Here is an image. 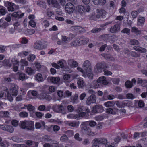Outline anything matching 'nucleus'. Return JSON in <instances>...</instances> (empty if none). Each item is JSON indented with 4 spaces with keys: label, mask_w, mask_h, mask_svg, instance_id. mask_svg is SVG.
<instances>
[{
    "label": "nucleus",
    "mask_w": 147,
    "mask_h": 147,
    "mask_svg": "<svg viewBox=\"0 0 147 147\" xmlns=\"http://www.w3.org/2000/svg\"><path fill=\"white\" fill-rule=\"evenodd\" d=\"M82 68L84 69L86 76L88 78L92 79L93 74L92 73V67L90 62L88 60L85 61L82 65Z\"/></svg>",
    "instance_id": "nucleus-1"
},
{
    "label": "nucleus",
    "mask_w": 147,
    "mask_h": 147,
    "mask_svg": "<svg viewBox=\"0 0 147 147\" xmlns=\"http://www.w3.org/2000/svg\"><path fill=\"white\" fill-rule=\"evenodd\" d=\"M20 127L23 129H26L27 130H31L34 128V124L33 122L30 121L24 120L20 122Z\"/></svg>",
    "instance_id": "nucleus-2"
},
{
    "label": "nucleus",
    "mask_w": 147,
    "mask_h": 147,
    "mask_svg": "<svg viewBox=\"0 0 147 147\" xmlns=\"http://www.w3.org/2000/svg\"><path fill=\"white\" fill-rule=\"evenodd\" d=\"M108 66L104 62L98 63H97L94 67V71L96 74H99L102 72L105 68H107Z\"/></svg>",
    "instance_id": "nucleus-3"
},
{
    "label": "nucleus",
    "mask_w": 147,
    "mask_h": 147,
    "mask_svg": "<svg viewBox=\"0 0 147 147\" xmlns=\"http://www.w3.org/2000/svg\"><path fill=\"white\" fill-rule=\"evenodd\" d=\"M20 13L19 12H14L12 14H9L7 16L5 20L8 22H10L11 20V16H12V19H19L22 18L24 15V13H22L20 15Z\"/></svg>",
    "instance_id": "nucleus-4"
},
{
    "label": "nucleus",
    "mask_w": 147,
    "mask_h": 147,
    "mask_svg": "<svg viewBox=\"0 0 147 147\" xmlns=\"http://www.w3.org/2000/svg\"><path fill=\"white\" fill-rule=\"evenodd\" d=\"M108 83V82L106 80L105 77L103 76L99 77L97 80L96 86L97 87H101L103 85H106Z\"/></svg>",
    "instance_id": "nucleus-5"
},
{
    "label": "nucleus",
    "mask_w": 147,
    "mask_h": 147,
    "mask_svg": "<svg viewBox=\"0 0 147 147\" xmlns=\"http://www.w3.org/2000/svg\"><path fill=\"white\" fill-rule=\"evenodd\" d=\"M96 11L98 13L96 16L97 18L100 19L101 20L106 19L105 15L106 13L105 10L97 9H96Z\"/></svg>",
    "instance_id": "nucleus-6"
},
{
    "label": "nucleus",
    "mask_w": 147,
    "mask_h": 147,
    "mask_svg": "<svg viewBox=\"0 0 147 147\" xmlns=\"http://www.w3.org/2000/svg\"><path fill=\"white\" fill-rule=\"evenodd\" d=\"M45 42L40 41L37 42L35 43L34 45V47L37 49H44L47 47V45L46 44L44 45Z\"/></svg>",
    "instance_id": "nucleus-7"
},
{
    "label": "nucleus",
    "mask_w": 147,
    "mask_h": 147,
    "mask_svg": "<svg viewBox=\"0 0 147 147\" xmlns=\"http://www.w3.org/2000/svg\"><path fill=\"white\" fill-rule=\"evenodd\" d=\"M74 7L73 4L71 3H68L66 5L65 10L66 12L69 14L72 13L74 10Z\"/></svg>",
    "instance_id": "nucleus-8"
},
{
    "label": "nucleus",
    "mask_w": 147,
    "mask_h": 147,
    "mask_svg": "<svg viewBox=\"0 0 147 147\" xmlns=\"http://www.w3.org/2000/svg\"><path fill=\"white\" fill-rule=\"evenodd\" d=\"M120 24L117 23L111 27L110 31L111 33H115L117 32L120 30Z\"/></svg>",
    "instance_id": "nucleus-9"
},
{
    "label": "nucleus",
    "mask_w": 147,
    "mask_h": 147,
    "mask_svg": "<svg viewBox=\"0 0 147 147\" xmlns=\"http://www.w3.org/2000/svg\"><path fill=\"white\" fill-rule=\"evenodd\" d=\"M60 80V78L59 77H49L47 79V80L48 82L57 84L59 83Z\"/></svg>",
    "instance_id": "nucleus-10"
},
{
    "label": "nucleus",
    "mask_w": 147,
    "mask_h": 147,
    "mask_svg": "<svg viewBox=\"0 0 147 147\" xmlns=\"http://www.w3.org/2000/svg\"><path fill=\"white\" fill-rule=\"evenodd\" d=\"M0 129L10 133L13 132L14 130V129L12 126L7 125H0Z\"/></svg>",
    "instance_id": "nucleus-11"
},
{
    "label": "nucleus",
    "mask_w": 147,
    "mask_h": 147,
    "mask_svg": "<svg viewBox=\"0 0 147 147\" xmlns=\"http://www.w3.org/2000/svg\"><path fill=\"white\" fill-rule=\"evenodd\" d=\"M92 111L94 113H100L103 111L102 106L100 105H96L94 106L92 108Z\"/></svg>",
    "instance_id": "nucleus-12"
},
{
    "label": "nucleus",
    "mask_w": 147,
    "mask_h": 147,
    "mask_svg": "<svg viewBox=\"0 0 147 147\" xmlns=\"http://www.w3.org/2000/svg\"><path fill=\"white\" fill-rule=\"evenodd\" d=\"M52 109L55 112L60 113L62 111L63 108L62 105L56 104L53 106Z\"/></svg>",
    "instance_id": "nucleus-13"
},
{
    "label": "nucleus",
    "mask_w": 147,
    "mask_h": 147,
    "mask_svg": "<svg viewBox=\"0 0 147 147\" xmlns=\"http://www.w3.org/2000/svg\"><path fill=\"white\" fill-rule=\"evenodd\" d=\"M96 101V96L94 94H92L88 98L86 102L87 104L89 105L92 103H95Z\"/></svg>",
    "instance_id": "nucleus-14"
},
{
    "label": "nucleus",
    "mask_w": 147,
    "mask_h": 147,
    "mask_svg": "<svg viewBox=\"0 0 147 147\" xmlns=\"http://www.w3.org/2000/svg\"><path fill=\"white\" fill-rule=\"evenodd\" d=\"M81 131L84 134H89L91 131V129L85 125H82L81 127Z\"/></svg>",
    "instance_id": "nucleus-15"
},
{
    "label": "nucleus",
    "mask_w": 147,
    "mask_h": 147,
    "mask_svg": "<svg viewBox=\"0 0 147 147\" xmlns=\"http://www.w3.org/2000/svg\"><path fill=\"white\" fill-rule=\"evenodd\" d=\"M67 63L69 65L73 67H76L78 66L77 62L73 59H69L67 61Z\"/></svg>",
    "instance_id": "nucleus-16"
},
{
    "label": "nucleus",
    "mask_w": 147,
    "mask_h": 147,
    "mask_svg": "<svg viewBox=\"0 0 147 147\" xmlns=\"http://www.w3.org/2000/svg\"><path fill=\"white\" fill-rule=\"evenodd\" d=\"M11 92V94L12 95L14 96H16L18 94V88L17 86L14 85L13 87L12 88Z\"/></svg>",
    "instance_id": "nucleus-17"
},
{
    "label": "nucleus",
    "mask_w": 147,
    "mask_h": 147,
    "mask_svg": "<svg viewBox=\"0 0 147 147\" xmlns=\"http://www.w3.org/2000/svg\"><path fill=\"white\" fill-rule=\"evenodd\" d=\"M96 142L98 144H105L107 143V140L104 138H100L95 139Z\"/></svg>",
    "instance_id": "nucleus-18"
},
{
    "label": "nucleus",
    "mask_w": 147,
    "mask_h": 147,
    "mask_svg": "<svg viewBox=\"0 0 147 147\" xmlns=\"http://www.w3.org/2000/svg\"><path fill=\"white\" fill-rule=\"evenodd\" d=\"M51 3L53 7L58 9L60 8V5L56 0H51Z\"/></svg>",
    "instance_id": "nucleus-19"
},
{
    "label": "nucleus",
    "mask_w": 147,
    "mask_h": 147,
    "mask_svg": "<svg viewBox=\"0 0 147 147\" xmlns=\"http://www.w3.org/2000/svg\"><path fill=\"white\" fill-rule=\"evenodd\" d=\"M88 111L89 110L88 108L86 109L84 107L81 106H80L78 107L77 109V111L79 113L84 111H86L87 112H88Z\"/></svg>",
    "instance_id": "nucleus-20"
},
{
    "label": "nucleus",
    "mask_w": 147,
    "mask_h": 147,
    "mask_svg": "<svg viewBox=\"0 0 147 147\" xmlns=\"http://www.w3.org/2000/svg\"><path fill=\"white\" fill-rule=\"evenodd\" d=\"M7 3L8 5V7H7L8 10L9 11H14V8L13 7L14 4L13 3L7 2Z\"/></svg>",
    "instance_id": "nucleus-21"
},
{
    "label": "nucleus",
    "mask_w": 147,
    "mask_h": 147,
    "mask_svg": "<svg viewBox=\"0 0 147 147\" xmlns=\"http://www.w3.org/2000/svg\"><path fill=\"white\" fill-rule=\"evenodd\" d=\"M17 75L18 76V79L20 80L23 81L25 79V74L24 73L22 72H18Z\"/></svg>",
    "instance_id": "nucleus-22"
},
{
    "label": "nucleus",
    "mask_w": 147,
    "mask_h": 147,
    "mask_svg": "<svg viewBox=\"0 0 147 147\" xmlns=\"http://www.w3.org/2000/svg\"><path fill=\"white\" fill-rule=\"evenodd\" d=\"M26 73L30 75L34 74L35 73V70L32 69L30 67H27L26 69Z\"/></svg>",
    "instance_id": "nucleus-23"
},
{
    "label": "nucleus",
    "mask_w": 147,
    "mask_h": 147,
    "mask_svg": "<svg viewBox=\"0 0 147 147\" xmlns=\"http://www.w3.org/2000/svg\"><path fill=\"white\" fill-rule=\"evenodd\" d=\"M78 86L79 88H82L85 85V84L83 80L81 79H79L77 80Z\"/></svg>",
    "instance_id": "nucleus-24"
},
{
    "label": "nucleus",
    "mask_w": 147,
    "mask_h": 147,
    "mask_svg": "<svg viewBox=\"0 0 147 147\" xmlns=\"http://www.w3.org/2000/svg\"><path fill=\"white\" fill-rule=\"evenodd\" d=\"M145 22V18L143 17H140L138 20V25L139 26H142Z\"/></svg>",
    "instance_id": "nucleus-25"
},
{
    "label": "nucleus",
    "mask_w": 147,
    "mask_h": 147,
    "mask_svg": "<svg viewBox=\"0 0 147 147\" xmlns=\"http://www.w3.org/2000/svg\"><path fill=\"white\" fill-rule=\"evenodd\" d=\"M78 11L80 13H85L84 7L80 5L78 7Z\"/></svg>",
    "instance_id": "nucleus-26"
},
{
    "label": "nucleus",
    "mask_w": 147,
    "mask_h": 147,
    "mask_svg": "<svg viewBox=\"0 0 147 147\" xmlns=\"http://www.w3.org/2000/svg\"><path fill=\"white\" fill-rule=\"evenodd\" d=\"M115 103L113 101H109L104 103V105L107 107H113Z\"/></svg>",
    "instance_id": "nucleus-27"
},
{
    "label": "nucleus",
    "mask_w": 147,
    "mask_h": 147,
    "mask_svg": "<svg viewBox=\"0 0 147 147\" xmlns=\"http://www.w3.org/2000/svg\"><path fill=\"white\" fill-rule=\"evenodd\" d=\"M65 62V61L64 60H61L59 61L58 62L57 64L59 65V68H64L65 66H64V63Z\"/></svg>",
    "instance_id": "nucleus-28"
},
{
    "label": "nucleus",
    "mask_w": 147,
    "mask_h": 147,
    "mask_svg": "<svg viewBox=\"0 0 147 147\" xmlns=\"http://www.w3.org/2000/svg\"><path fill=\"white\" fill-rule=\"evenodd\" d=\"M35 78L36 80L38 82H41L42 81L43 78L41 74L38 73L35 76Z\"/></svg>",
    "instance_id": "nucleus-29"
},
{
    "label": "nucleus",
    "mask_w": 147,
    "mask_h": 147,
    "mask_svg": "<svg viewBox=\"0 0 147 147\" xmlns=\"http://www.w3.org/2000/svg\"><path fill=\"white\" fill-rule=\"evenodd\" d=\"M131 31L132 32H135L136 34H140L141 33V31L135 27L132 28Z\"/></svg>",
    "instance_id": "nucleus-30"
},
{
    "label": "nucleus",
    "mask_w": 147,
    "mask_h": 147,
    "mask_svg": "<svg viewBox=\"0 0 147 147\" xmlns=\"http://www.w3.org/2000/svg\"><path fill=\"white\" fill-rule=\"evenodd\" d=\"M7 12V10L4 7L0 6V14L3 15H5Z\"/></svg>",
    "instance_id": "nucleus-31"
},
{
    "label": "nucleus",
    "mask_w": 147,
    "mask_h": 147,
    "mask_svg": "<svg viewBox=\"0 0 147 147\" xmlns=\"http://www.w3.org/2000/svg\"><path fill=\"white\" fill-rule=\"evenodd\" d=\"M62 42L63 43H67L70 40V38L67 37L65 36H62Z\"/></svg>",
    "instance_id": "nucleus-32"
},
{
    "label": "nucleus",
    "mask_w": 147,
    "mask_h": 147,
    "mask_svg": "<svg viewBox=\"0 0 147 147\" xmlns=\"http://www.w3.org/2000/svg\"><path fill=\"white\" fill-rule=\"evenodd\" d=\"M125 85L128 88H131L133 86V84L131 81H127L125 83Z\"/></svg>",
    "instance_id": "nucleus-33"
},
{
    "label": "nucleus",
    "mask_w": 147,
    "mask_h": 147,
    "mask_svg": "<svg viewBox=\"0 0 147 147\" xmlns=\"http://www.w3.org/2000/svg\"><path fill=\"white\" fill-rule=\"evenodd\" d=\"M19 115L20 117L25 118L28 117V114L26 112L22 111L19 113Z\"/></svg>",
    "instance_id": "nucleus-34"
},
{
    "label": "nucleus",
    "mask_w": 147,
    "mask_h": 147,
    "mask_svg": "<svg viewBox=\"0 0 147 147\" xmlns=\"http://www.w3.org/2000/svg\"><path fill=\"white\" fill-rule=\"evenodd\" d=\"M77 69L78 71L81 72L82 73V75L85 78L87 77L86 76V74L85 73V72L84 71V69L82 68H81V67H78L77 68Z\"/></svg>",
    "instance_id": "nucleus-35"
},
{
    "label": "nucleus",
    "mask_w": 147,
    "mask_h": 147,
    "mask_svg": "<svg viewBox=\"0 0 147 147\" xmlns=\"http://www.w3.org/2000/svg\"><path fill=\"white\" fill-rule=\"evenodd\" d=\"M87 124L91 127H94L96 125V123L94 121H90L87 122Z\"/></svg>",
    "instance_id": "nucleus-36"
},
{
    "label": "nucleus",
    "mask_w": 147,
    "mask_h": 147,
    "mask_svg": "<svg viewBox=\"0 0 147 147\" xmlns=\"http://www.w3.org/2000/svg\"><path fill=\"white\" fill-rule=\"evenodd\" d=\"M78 115L74 114H70L68 115L67 117L69 118H74L76 119L77 118H78Z\"/></svg>",
    "instance_id": "nucleus-37"
},
{
    "label": "nucleus",
    "mask_w": 147,
    "mask_h": 147,
    "mask_svg": "<svg viewBox=\"0 0 147 147\" xmlns=\"http://www.w3.org/2000/svg\"><path fill=\"white\" fill-rule=\"evenodd\" d=\"M101 55L106 59H110L111 58H113V57L111 56L109 54L103 53L101 54Z\"/></svg>",
    "instance_id": "nucleus-38"
},
{
    "label": "nucleus",
    "mask_w": 147,
    "mask_h": 147,
    "mask_svg": "<svg viewBox=\"0 0 147 147\" xmlns=\"http://www.w3.org/2000/svg\"><path fill=\"white\" fill-rule=\"evenodd\" d=\"M131 44L132 45H137L139 44L138 41L135 39H131L130 40Z\"/></svg>",
    "instance_id": "nucleus-39"
},
{
    "label": "nucleus",
    "mask_w": 147,
    "mask_h": 147,
    "mask_svg": "<svg viewBox=\"0 0 147 147\" xmlns=\"http://www.w3.org/2000/svg\"><path fill=\"white\" fill-rule=\"evenodd\" d=\"M112 81L114 84H118L119 83L120 81V79L119 78H112Z\"/></svg>",
    "instance_id": "nucleus-40"
},
{
    "label": "nucleus",
    "mask_w": 147,
    "mask_h": 147,
    "mask_svg": "<svg viewBox=\"0 0 147 147\" xmlns=\"http://www.w3.org/2000/svg\"><path fill=\"white\" fill-rule=\"evenodd\" d=\"M35 114L36 116L39 118H41L44 115L43 113L39 112H36Z\"/></svg>",
    "instance_id": "nucleus-41"
},
{
    "label": "nucleus",
    "mask_w": 147,
    "mask_h": 147,
    "mask_svg": "<svg viewBox=\"0 0 147 147\" xmlns=\"http://www.w3.org/2000/svg\"><path fill=\"white\" fill-rule=\"evenodd\" d=\"M121 32L129 35L130 34V30L128 28H125L121 31Z\"/></svg>",
    "instance_id": "nucleus-42"
},
{
    "label": "nucleus",
    "mask_w": 147,
    "mask_h": 147,
    "mask_svg": "<svg viewBox=\"0 0 147 147\" xmlns=\"http://www.w3.org/2000/svg\"><path fill=\"white\" fill-rule=\"evenodd\" d=\"M74 137L75 139L79 141H81L82 140V138L79 137V134L78 133L75 134Z\"/></svg>",
    "instance_id": "nucleus-43"
},
{
    "label": "nucleus",
    "mask_w": 147,
    "mask_h": 147,
    "mask_svg": "<svg viewBox=\"0 0 147 147\" xmlns=\"http://www.w3.org/2000/svg\"><path fill=\"white\" fill-rule=\"evenodd\" d=\"M89 39L88 38H85L84 37L81 40L82 44L84 45L87 43L88 42Z\"/></svg>",
    "instance_id": "nucleus-44"
},
{
    "label": "nucleus",
    "mask_w": 147,
    "mask_h": 147,
    "mask_svg": "<svg viewBox=\"0 0 147 147\" xmlns=\"http://www.w3.org/2000/svg\"><path fill=\"white\" fill-rule=\"evenodd\" d=\"M43 140L45 142H50L51 139L49 138V137L47 135H45L42 138Z\"/></svg>",
    "instance_id": "nucleus-45"
},
{
    "label": "nucleus",
    "mask_w": 147,
    "mask_h": 147,
    "mask_svg": "<svg viewBox=\"0 0 147 147\" xmlns=\"http://www.w3.org/2000/svg\"><path fill=\"white\" fill-rule=\"evenodd\" d=\"M6 96L7 99L9 100L11 102L13 100V98L9 92H7Z\"/></svg>",
    "instance_id": "nucleus-46"
},
{
    "label": "nucleus",
    "mask_w": 147,
    "mask_h": 147,
    "mask_svg": "<svg viewBox=\"0 0 147 147\" xmlns=\"http://www.w3.org/2000/svg\"><path fill=\"white\" fill-rule=\"evenodd\" d=\"M46 107L45 105H42L38 106V109L40 111H43L45 110Z\"/></svg>",
    "instance_id": "nucleus-47"
},
{
    "label": "nucleus",
    "mask_w": 147,
    "mask_h": 147,
    "mask_svg": "<svg viewBox=\"0 0 147 147\" xmlns=\"http://www.w3.org/2000/svg\"><path fill=\"white\" fill-rule=\"evenodd\" d=\"M11 139L13 141L17 142H18L20 141V138L17 136H13L11 138Z\"/></svg>",
    "instance_id": "nucleus-48"
},
{
    "label": "nucleus",
    "mask_w": 147,
    "mask_h": 147,
    "mask_svg": "<svg viewBox=\"0 0 147 147\" xmlns=\"http://www.w3.org/2000/svg\"><path fill=\"white\" fill-rule=\"evenodd\" d=\"M68 138L67 136L65 134L62 136L60 140L62 142H64L67 141L68 140Z\"/></svg>",
    "instance_id": "nucleus-49"
},
{
    "label": "nucleus",
    "mask_w": 147,
    "mask_h": 147,
    "mask_svg": "<svg viewBox=\"0 0 147 147\" xmlns=\"http://www.w3.org/2000/svg\"><path fill=\"white\" fill-rule=\"evenodd\" d=\"M127 98L128 99H133L135 98V96L131 93H128L126 95Z\"/></svg>",
    "instance_id": "nucleus-50"
},
{
    "label": "nucleus",
    "mask_w": 147,
    "mask_h": 147,
    "mask_svg": "<svg viewBox=\"0 0 147 147\" xmlns=\"http://www.w3.org/2000/svg\"><path fill=\"white\" fill-rule=\"evenodd\" d=\"M34 107L32 106L31 104L28 105L27 109L29 111H34L35 109Z\"/></svg>",
    "instance_id": "nucleus-51"
},
{
    "label": "nucleus",
    "mask_w": 147,
    "mask_h": 147,
    "mask_svg": "<svg viewBox=\"0 0 147 147\" xmlns=\"http://www.w3.org/2000/svg\"><path fill=\"white\" fill-rule=\"evenodd\" d=\"M84 9L85 10V12H90L91 11L90 7L89 5H86L84 6Z\"/></svg>",
    "instance_id": "nucleus-52"
},
{
    "label": "nucleus",
    "mask_w": 147,
    "mask_h": 147,
    "mask_svg": "<svg viewBox=\"0 0 147 147\" xmlns=\"http://www.w3.org/2000/svg\"><path fill=\"white\" fill-rule=\"evenodd\" d=\"M138 14V11H133L131 13L133 19L135 18Z\"/></svg>",
    "instance_id": "nucleus-53"
},
{
    "label": "nucleus",
    "mask_w": 147,
    "mask_h": 147,
    "mask_svg": "<svg viewBox=\"0 0 147 147\" xmlns=\"http://www.w3.org/2000/svg\"><path fill=\"white\" fill-rule=\"evenodd\" d=\"M71 92H69L68 90L66 91L65 92L64 95V97L67 96L69 97L71 96Z\"/></svg>",
    "instance_id": "nucleus-54"
},
{
    "label": "nucleus",
    "mask_w": 147,
    "mask_h": 147,
    "mask_svg": "<svg viewBox=\"0 0 147 147\" xmlns=\"http://www.w3.org/2000/svg\"><path fill=\"white\" fill-rule=\"evenodd\" d=\"M103 71L104 72V74L105 75L108 76L109 75H111L112 74L111 72L106 69H104Z\"/></svg>",
    "instance_id": "nucleus-55"
},
{
    "label": "nucleus",
    "mask_w": 147,
    "mask_h": 147,
    "mask_svg": "<svg viewBox=\"0 0 147 147\" xmlns=\"http://www.w3.org/2000/svg\"><path fill=\"white\" fill-rule=\"evenodd\" d=\"M21 63H22V66H27L28 65V62L24 59H22L21 61Z\"/></svg>",
    "instance_id": "nucleus-56"
},
{
    "label": "nucleus",
    "mask_w": 147,
    "mask_h": 147,
    "mask_svg": "<svg viewBox=\"0 0 147 147\" xmlns=\"http://www.w3.org/2000/svg\"><path fill=\"white\" fill-rule=\"evenodd\" d=\"M101 30L100 28H96L93 29L91 30V32L93 33H97L100 32Z\"/></svg>",
    "instance_id": "nucleus-57"
},
{
    "label": "nucleus",
    "mask_w": 147,
    "mask_h": 147,
    "mask_svg": "<svg viewBox=\"0 0 147 147\" xmlns=\"http://www.w3.org/2000/svg\"><path fill=\"white\" fill-rule=\"evenodd\" d=\"M106 112L108 114H113V109L111 108L107 109H106Z\"/></svg>",
    "instance_id": "nucleus-58"
},
{
    "label": "nucleus",
    "mask_w": 147,
    "mask_h": 147,
    "mask_svg": "<svg viewBox=\"0 0 147 147\" xmlns=\"http://www.w3.org/2000/svg\"><path fill=\"white\" fill-rule=\"evenodd\" d=\"M99 144L95 139L93 140L92 147H99Z\"/></svg>",
    "instance_id": "nucleus-59"
},
{
    "label": "nucleus",
    "mask_w": 147,
    "mask_h": 147,
    "mask_svg": "<svg viewBox=\"0 0 147 147\" xmlns=\"http://www.w3.org/2000/svg\"><path fill=\"white\" fill-rule=\"evenodd\" d=\"M30 57L28 58V60L30 61H33L35 58V56L34 55H30Z\"/></svg>",
    "instance_id": "nucleus-60"
},
{
    "label": "nucleus",
    "mask_w": 147,
    "mask_h": 147,
    "mask_svg": "<svg viewBox=\"0 0 147 147\" xmlns=\"http://www.w3.org/2000/svg\"><path fill=\"white\" fill-rule=\"evenodd\" d=\"M56 89L54 86H51L49 88L48 90L49 92L51 93H52L55 92V90Z\"/></svg>",
    "instance_id": "nucleus-61"
},
{
    "label": "nucleus",
    "mask_w": 147,
    "mask_h": 147,
    "mask_svg": "<svg viewBox=\"0 0 147 147\" xmlns=\"http://www.w3.org/2000/svg\"><path fill=\"white\" fill-rule=\"evenodd\" d=\"M57 94L58 96L60 97H62L64 96L63 92L62 91L58 90Z\"/></svg>",
    "instance_id": "nucleus-62"
},
{
    "label": "nucleus",
    "mask_w": 147,
    "mask_h": 147,
    "mask_svg": "<svg viewBox=\"0 0 147 147\" xmlns=\"http://www.w3.org/2000/svg\"><path fill=\"white\" fill-rule=\"evenodd\" d=\"M29 24L30 26L33 27H35L36 25L35 22L33 20L30 21L29 22Z\"/></svg>",
    "instance_id": "nucleus-63"
},
{
    "label": "nucleus",
    "mask_w": 147,
    "mask_h": 147,
    "mask_svg": "<svg viewBox=\"0 0 147 147\" xmlns=\"http://www.w3.org/2000/svg\"><path fill=\"white\" fill-rule=\"evenodd\" d=\"M138 105L139 107L140 108L143 107L144 106V102L141 100L139 101L138 102Z\"/></svg>",
    "instance_id": "nucleus-64"
}]
</instances>
